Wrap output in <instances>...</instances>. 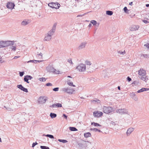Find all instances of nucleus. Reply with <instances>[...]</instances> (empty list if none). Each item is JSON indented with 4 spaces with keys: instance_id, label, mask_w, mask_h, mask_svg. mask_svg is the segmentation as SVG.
Returning <instances> with one entry per match:
<instances>
[{
    "instance_id": "44",
    "label": "nucleus",
    "mask_w": 149,
    "mask_h": 149,
    "mask_svg": "<svg viewBox=\"0 0 149 149\" xmlns=\"http://www.w3.org/2000/svg\"><path fill=\"white\" fill-rule=\"evenodd\" d=\"M143 91H144L143 88H142L141 89H140L139 90L137 91V92L138 93H140L142 92H143Z\"/></svg>"
},
{
    "instance_id": "5",
    "label": "nucleus",
    "mask_w": 149,
    "mask_h": 149,
    "mask_svg": "<svg viewBox=\"0 0 149 149\" xmlns=\"http://www.w3.org/2000/svg\"><path fill=\"white\" fill-rule=\"evenodd\" d=\"M56 25V23H55L53 25L52 29L48 32L47 34L50 35L52 37L55 31Z\"/></svg>"
},
{
    "instance_id": "21",
    "label": "nucleus",
    "mask_w": 149,
    "mask_h": 149,
    "mask_svg": "<svg viewBox=\"0 0 149 149\" xmlns=\"http://www.w3.org/2000/svg\"><path fill=\"white\" fill-rule=\"evenodd\" d=\"M50 116L52 118H53L56 117L57 115L56 114L51 113H50Z\"/></svg>"
},
{
    "instance_id": "36",
    "label": "nucleus",
    "mask_w": 149,
    "mask_h": 149,
    "mask_svg": "<svg viewBox=\"0 0 149 149\" xmlns=\"http://www.w3.org/2000/svg\"><path fill=\"white\" fill-rule=\"evenodd\" d=\"M40 148L41 149H49V147L45 146H41Z\"/></svg>"
},
{
    "instance_id": "62",
    "label": "nucleus",
    "mask_w": 149,
    "mask_h": 149,
    "mask_svg": "<svg viewBox=\"0 0 149 149\" xmlns=\"http://www.w3.org/2000/svg\"><path fill=\"white\" fill-rule=\"evenodd\" d=\"M144 91H147L149 90V88H143Z\"/></svg>"
},
{
    "instance_id": "25",
    "label": "nucleus",
    "mask_w": 149,
    "mask_h": 149,
    "mask_svg": "<svg viewBox=\"0 0 149 149\" xmlns=\"http://www.w3.org/2000/svg\"><path fill=\"white\" fill-rule=\"evenodd\" d=\"M106 13L108 15H111L113 14V12L111 11L107 10L106 11Z\"/></svg>"
},
{
    "instance_id": "22",
    "label": "nucleus",
    "mask_w": 149,
    "mask_h": 149,
    "mask_svg": "<svg viewBox=\"0 0 149 149\" xmlns=\"http://www.w3.org/2000/svg\"><path fill=\"white\" fill-rule=\"evenodd\" d=\"M132 84L135 86H139L140 84V83L138 81H135L133 82Z\"/></svg>"
},
{
    "instance_id": "34",
    "label": "nucleus",
    "mask_w": 149,
    "mask_h": 149,
    "mask_svg": "<svg viewBox=\"0 0 149 149\" xmlns=\"http://www.w3.org/2000/svg\"><path fill=\"white\" fill-rule=\"evenodd\" d=\"M124 12L127 13H129V10L127 9V8L126 7H125L123 8Z\"/></svg>"
},
{
    "instance_id": "17",
    "label": "nucleus",
    "mask_w": 149,
    "mask_h": 149,
    "mask_svg": "<svg viewBox=\"0 0 149 149\" xmlns=\"http://www.w3.org/2000/svg\"><path fill=\"white\" fill-rule=\"evenodd\" d=\"M30 22V20L29 19H24L23 20L21 23V25L22 26H25Z\"/></svg>"
},
{
    "instance_id": "50",
    "label": "nucleus",
    "mask_w": 149,
    "mask_h": 149,
    "mask_svg": "<svg viewBox=\"0 0 149 149\" xmlns=\"http://www.w3.org/2000/svg\"><path fill=\"white\" fill-rule=\"evenodd\" d=\"M144 46L147 48L149 50V43L144 45Z\"/></svg>"
},
{
    "instance_id": "38",
    "label": "nucleus",
    "mask_w": 149,
    "mask_h": 149,
    "mask_svg": "<svg viewBox=\"0 0 149 149\" xmlns=\"http://www.w3.org/2000/svg\"><path fill=\"white\" fill-rule=\"evenodd\" d=\"M39 80L41 81L44 82L45 81L46 79L45 78H40L39 79Z\"/></svg>"
},
{
    "instance_id": "56",
    "label": "nucleus",
    "mask_w": 149,
    "mask_h": 149,
    "mask_svg": "<svg viewBox=\"0 0 149 149\" xmlns=\"http://www.w3.org/2000/svg\"><path fill=\"white\" fill-rule=\"evenodd\" d=\"M59 72L60 71L59 70H56L55 72H54V73H55L57 74H58L59 73Z\"/></svg>"
},
{
    "instance_id": "51",
    "label": "nucleus",
    "mask_w": 149,
    "mask_h": 149,
    "mask_svg": "<svg viewBox=\"0 0 149 149\" xmlns=\"http://www.w3.org/2000/svg\"><path fill=\"white\" fill-rule=\"evenodd\" d=\"M49 107L53 108L56 107V104H53L52 105L50 106Z\"/></svg>"
},
{
    "instance_id": "24",
    "label": "nucleus",
    "mask_w": 149,
    "mask_h": 149,
    "mask_svg": "<svg viewBox=\"0 0 149 149\" xmlns=\"http://www.w3.org/2000/svg\"><path fill=\"white\" fill-rule=\"evenodd\" d=\"M69 129L70 131H77V130L76 128L74 127H70Z\"/></svg>"
},
{
    "instance_id": "61",
    "label": "nucleus",
    "mask_w": 149,
    "mask_h": 149,
    "mask_svg": "<svg viewBox=\"0 0 149 149\" xmlns=\"http://www.w3.org/2000/svg\"><path fill=\"white\" fill-rule=\"evenodd\" d=\"M143 56L145 58H147L148 57V56L147 54H143Z\"/></svg>"
},
{
    "instance_id": "30",
    "label": "nucleus",
    "mask_w": 149,
    "mask_h": 149,
    "mask_svg": "<svg viewBox=\"0 0 149 149\" xmlns=\"http://www.w3.org/2000/svg\"><path fill=\"white\" fill-rule=\"evenodd\" d=\"M91 130L92 131H95V132L98 131L99 132H102L100 130H99L98 129L96 128H91Z\"/></svg>"
},
{
    "instance_id": "60",
    "label": "nucleus",
    "mask_w": 149,
    "mask_h": 149,
    "mask_svg": "<svg viewBox=\"0 0 149 149\" xmlns=\"http://www.w3.org/2000/svg\"><path fill=\"white\" fill-rule=\"evenodd\" d=\"M127 80L129 81L130 82L131 80V79L130 77H128L127 78Z\"/></svg>"
},
{
    "instance_id": "42",
    "label": "nucleus",
    "mask_w": 149,
    "mask_h": 149,
    "mask_svg": "<svg viewBox=\"0 0 149 149\" xmlns=\"http://www.w3.org/2000/svg\"><path fill=\"white\" fill-rule=\"evenodd\" d=\"M56 107H62V104L59 103H56Z\"/></svg>"
},
{
    "instance_id": "39",
    "label": "nucleus",
    "mask_w": 149,
    "mask_h": 149,
    "mask_svg": "<svg viewBox=\"0 0 149 149\" xmlns=\"http://www.w3.org/2000/svg\"><path fill=\"white\" fill-rule=\"evenodd\" d=\"M91 23L93 25H94L96 24L97 22L94 20H92L91 21Z\"/></svg>"
},
{
    "instance_id": "48",
    "label": "nucleus",
    "mask_w": 149,
    "mask_h": 149,
    "mask_svg": "<svg viewBox=\"0 0 149 149\" xmlns=\"http://www.w3.org/2000/svg\"><path fill=\"white\" fill-rule=\"evenodd\" d=\"M29 80H31L33 78V77L30 75H26Z\"/></svg>"
},
{
    "instance_id": "64",
    "label": "nucleus",
    "mask_w": 149,
    "mask_h": 149,
    "mask_svg": "<svg viewBox=\"0 0 149 149\" xmlns=\"http://www.w3.org/2000/svg\"><path fill=\"white\" fill-rule=\"evenodd\" d=\"M20 57V56H15L14 57V59H16L18 58H19Z\"/></svg>"
},
{
    "instance_id": "8",
    "label": "nucleus",
    "mask_w": 149,
    "mask_h": 149,
    "mask_svg": "<svg viewBox=\"0 0 149 149\" xmlns=\"http://www.w3.org/2000/svg\"><path fill=\"white\" fill-rule=\"evenodd\" d=\"M14 41H4V47H7L10 45H13L14 44Z\"/></svg>"
},
{
    "instance_id": "14",
    "label": "nucleus",
    "mask_w": 149,
    "mask_h": 149,
    "mask_svg": "<svg viewBox=\"0 0 149 149\" xmlns=\"http://www.w3.org/2000/svg\"><path fill=\"white\" fill-rule=\"evenodd\" d=\"M44 96H41L40 97L39 99V103H45L47 100V98L46 97V98L44 99Z\"/></svg>"
},
{
    "instance_id": "54",
    "label": "nucleus",
    "mask_w": 149,
    "mask_h": 149,
    "mask_svg": "<svg viewBox=\"0 0 149 149\" xmlns=\"http://www.w3.org/2000/svg\"><path fill=\"white\" fill-rule=\"evenodd\" d=\"M37 55L38 56H40V58H42V53H40L38 54H38Z\"/></svg>"
},
{
    "instance_id": "12",
    "label": "nucleus",
    "mask_w": 149,
    "mask_h": 149,
    "mask_svg": "<svg viewBox=\"0 0 149 149\" xmlns=\"http://www.w3.org/2000/svg\"><path fill=\"white\" fill-rule=\"evenodd\" d=\"M146 70L143 69H141L138 71V74L140 76H146Z\"/></svg>"
},
{
    "instance_id": "4",
    "label": "nucleus",
    "mask_w": 149,
    "mask_h": 149,
    "mask_svg": "<svg viewBox=\"0 0 149 149\" xmlns=\"http://www.w3.org/2000/svg\"><path fill=\"white\" fill-rule=\"evenodd\" d=\"M116 112L121 115L127 114L128 111L125 109H117L116 111Z\"/></svg>"
},
{
    "instance_id": "11",
    "label": "nucleus",
    "mask_w": 149,
    "mask_h": 149,
    "mask_svg": "<svg viewBox=\"0 0 149 149\" xmlns=\"http://www.w3.org/2000/svg\"><path fill=\"white\" fill-rule=\"evenodd\" d=\"M15 6L14 4L12 2H8L7 3L6 7L9 9H12L14 8Z\"/></svg>"
},
{
    "instance_id": "16",
    "label": "nucleus",
    "mask_w": 149,
    "mask_h": 149,
    "mask_svg": "<svg viewBox=\"0 0 149 149\" xmlns=\"http://www.w3.org/2000/svg\"><path fill=\"white\" fill-rule=\"evenodd\" d=\"M52 38V37L51 36V35H48L46 34L45 37V38L43 40L44 41H49Z\"/></svg>"
},
{
    "instance_id": "58",
    "label": "nucleus",
    "mask_w": 149,
    "mask_h": 149,
    "mask_svg": "<svg viewBox=\"0 0 149 149\" xmlns=\"http://www.w3.org/2000/svg\"><path fill=\"white\" fill-rule=\"evenodd\" d=\"M68 62L70 64H73L72 61L71 59H68Z\"/></svg>"
},
{
    "instance_id": "15",
    "label": "nucleus",
    "mask_w": 149,
    "mask_h": 149,
    "mask_svg": "<svg viewBox=\"0 0 149 149\" xmlns=\"http://www.w3.org/2000/svg\"><path fill=\"white\" fill-rule=\"evenodd\" d=\"M139 28V26L138 25H132L130 28V30L132 31H136L138 30Z\"/></svg>"
},
{
    "instance_id": "63",
    "label": "nucleus",
    "mask_w": 149,
    "mask_h": 149,
    "mask_svg": "<svg viewBox=\"0 0 149 149\" xmlns=\"http://www.w3.org/2000/svg\"><path fill=\"white\" fill-rule=\"evenodd\" d=\"M27 62L28 63H30V62L33 63V60H31Z\"/></svg>"
},
{
    "instance_id": "7",
    "label": "nucleus",
    "mask_w": 149,
    "mask_h": 149,
    "mask_svg": "<svg viewBox=\"0 0 149 149\" xmlns=\"http://www.w3.org/2000/svg\"><path fill=\"white\" fill-rule=\"evenodd\" d=\"M87 44V42L86 41L81 42L80 43L78 47V49L79 50H80L84 49Z\"/></svg>"
},
{
    "instance_id": "40",
    "label": "nucleus",
    "mask_w": 149,
    "mask_h": 149,
    "mask_svg": "<svg viewBox=\"0 0 149 149\" xmlns=\"http://www.w3.org/2000/svg\"><path fill=\"white\" fill-rule=\"evenodd\" d=\"M46 136L49 137L51 139H53L54 138V136L52 135L47 134Z\"/></svg>"
},
{
    "instance_id": "32",
    "label": "nucleus",
    "mask_w": 149,
    "mask_h": 149,
    "mask_svg": "<svg viewBox=\"0 0 149 149\" xmlns=\"http://www.w3.org/2000/svg\"><path fill=\"white\" fill-rule=\"evenodd\" d=\"M58 141L60 142H62L63 143H66L68 142V141L67 140L64 139H58Z\"/></svg>"
},
{
    "instance_id": "20",
    "label": "nucleus",
    "mask_w": 149,
    "mask_h": 149,
    "mask_svg": "<svg viewBox=\"0 0 149 149\" xmlns=\"http://www.w3.org/2000/svg\"><path fill=\"white\" fill-rule=\"evenodd\" d=\"M84 137L86 138H87L88 137H91V135L90 133L89 132L85 133L84 134Z\"/></svg>"
},
{
    "instance_id": "55",
    "label": "nucleus",
    "mask_w": 149,
    "mask_h": 149,
    "mask_svg": "<svg viewBox=\"0 0 149 149\" xmlns=\"http://www.w3.org/2000/svg\"><path fill=\"white\" fill-rule=\"evenodd\" d=\"M46 86H52V84L51 83H47L46 84Z\"/></svg>"
},
{
    "instance_id": "46",
    "label": "nucleus",
    "mask_w": 149,
    "mask_h": 149,
    "mask_svg": "<svg viewBox=\"0 0 149 149\" xmlns=\"http://www.w3.org/2000/svg\"><path fill=\"white\" fill-rule=\"evenodd\" d=\"M22 91H23L24 92H28V89L26 88H25L24 87L22 90Z\"/></svg>"
},
{
    "instance_id": "28",
    "label": "nucleus",
    "mask_w": 149,
    "mask_h": 149,
    "mask_svg": "<svg viewBox=\"0 0 149 149\" xmlns=\"http://www.w3.org/2000/svg\"><path fill=\"white\" fill-rule=\"evenodd\" d=\"M91 125H94L95 126H101V125H100L99 124L95 123V122H93L91 123Z\"/></svg>"
},
{
    "instance_id": "19",
    "label": "nucleus",
    "mask_w": 149,
    "mask_h": 149,
    "mask_svg": "<svg viewBox=\"0 0 149 149\" xmlns=\"http://www.w3.org/2000/svg\"><path fill=\"white\" fill-rule=\"evenodd\" d=\"M74 91L75 90L74 89L71 88H67V93L72 94Z\"/></svg>"
},
{
    "instance_id": "23",
    "label": "nucleus",
    "mask_w": 149,
    "mask_h": 149,
    "mask_svg": "<svg viewBox=\"0 0 149 149\" xmlns=\"http://www.w3.org/2000/svg\"><path fill=\"white\" fill-rule=\"evenodd\" d=\"M10 48L13 51H15L16 49V46H11L10 47Z\"/></svg>"
},
{
    "instance_id": "9",
    "label": "nucleus",
    "mask_w": 149,
    "mask_h": 149,
    "mask_svg": "<svg viewBox=\"0 0 149 149\" xmlns=\"http://www.w3.org/2000/svg\"><path fill=\"white\" fill-rule=\"evenodd\" d=\"M130 96L135 101L138 100V99L136 95V93L132 92L130 94Z\"/></svg>"
},
{
    "instance_id": "10",
    "label": "nucleus",
    "mask_w": 149,
    "mask_h": 149,
    "mask_svg": "<svg viewBox=\"0 0 149 149\" xmlns=\"http://www.w3.org/2000/svg\"><path fill=\"white\" fill-rule=\"evenodd\" d=\"M47 70L49 72H54L56 70L51 65H49L46 68Z\"/></svg>"
},
{
    "instance_id": "47",
    "label": "nucleus",
    "mask_w": 149,
    "mask_h": 149,
    "mask_svg": "<svg viewBox=\"0 0 149 149\" xmlns=\"http://www.w3.org/2000/svg\"><path fill=\"white\" fill-rule=\"evenodd\" d=\"M59 89V88L58 87H56L54 88L53 89V90L55 91H58Z\"/></svg>"
},
{
    "instance_id": "1",
    "label": "nucleus",
    "mask_w": 149,
    "mask_h": 149,
    "mask_svg": "<svg viewBox=\"0 0 149 149\" xmlns=\"http://www.w3.org/2000/svg\"><path fill=\"white\" fill-rule=\"evenodd\" d=\"M82 143H79L78 145L81 148H86L88 147V146L91 145V143L88 141H83Z\"/></svg>"
},
{
    "instance_id": "53",
    "label": "nucleus",
    "mask_w": 149,
    "mask_h": 149,
    "mask_svg": "<svg viewBox=\"0 0 149 149\" xmlns=\"http://www.w3.org/2000/svg\"><path fill=\"white\" fill-rule=\"evenodd\" d=\"M4 108H5L8 111H10L11 110V109L9 107H6L5 106L4 107Z\"/></svg>"
},
{
    "instance_id": "31",
    "label": "nucleus",
    "mask_w": 149,
    "mask_h": 149,
    "mask_svg": "<svg viewBox=\"0 0 149 149\" xmlns=\"http://www.w3.org/2000/svg\"><path fill=\"white\" fill-rule=\"evenodd\" d=\"M17 88H19L22 91V90L24 87L22 86L21 84L18 85L17 86Z\"/></svg>"
},
{
    "instance_id": "2",
    "label": "nucleus",
    "mask_w": 149,
    "mask_h": 149,
    "mask_svg": "<svg viewBox=\"0 0 149 149\" xmlns=\"http://www.w3.org/2000/svg\"><path fill=\"white\" fill-rule=\"evenodd\" d=\"M86 68L85 64L81 63L77 66L76 68V69L79 72H81L85 71Z\"/></svg>"
},
{
    "instance_id": "45",
    "label": "nucleus",
    "mask_w": 149,
    "mask_h": 149,
    "mask_svg": "<svg viewBox=\"0 0 149 149\" xmlns=\"http://www.w3.org/2000/svg\"><path fill=\"white\" fill-rule=\"evenodd\" d=\"M62 91L64 92L67 93V88H63L62 89Z\"/></svg>"
},
{
    "instance_id": "33",
    "label": "nucleus",
    "mask_w": 149,
    "mask_h": 149,
    "mask_svg": "<svg viewBox=\"0 0 149 149\" xmlns=\"http://www.w3.org/2000/svg\"><path fill=\"white\" fill-rule=\"evenodd\" d=\"M4 41H0V48L4 47Z\"/></svg>"
},
{
    "instance_id": "29",
    "label": "nucleus",
    "mask_w": 149,
    "mask_h": 149,
    "mask_svg": "<svg viewBox=\"0 0 149 149\" xmlns=\"http://www.w3.org/2000/svg\"><path fill=\"white\" fill-rule=\"evenodd\" d=\"M24 81L26 82L27 83H29V82L28 81L29 79H28V78L26 75L24 76Z\"/></svg>"
},
{
    "instance_id": "26",
    "label": "nucleus",
    "mask_w": 149,
    "mask_h": 149,
    "mask_svg": "<svg viewBox=\"0 0 149 149\" xmlns=\"http://www.w3.org/2000/svg\"><path fill=\"white\" fill-rule=\"evenodd\" d=\"M70 80H68V81L67 82V84H68V85L70 86H73V87H75V86L73 84V83L72 82H70Z\"/></svg>"
},
{
    "instance_id": "59",
    "label": "nucleus",
    "mask_w": 149,
    "mask_h": 149,
    "mask_svg": "<svg viewBox=\"0 0 149 149\" xmlns=\"http://www.w3.org/2000/svg\"><path fill=\"white\" fill-rule=\"evenodd\" d=\"M63 116L66 119H67L68 116L65 114H63Z\"/></svg>"
},
{
    "instance_id": "41",
    "label": "nucleus",
    "mask_w": 149,
    "mask_h": 149,
    "mask_svg": "<svg viewBox=\"0 0 149 149\" xmlns=\"http://www.w3.org/2000/svg\"><path fill=\"white\" fill-rule=\"evenodd\" d=\"M118 53L120 54L121 55H124L125 53V50L123 52L121 51H118Z\"/></svg>"
},
{
    "instance_id": "35",
    "label": "nucleus",
    "mask_w": 149,
    "mask_h": 149,
    "mask_svg": "<svg viewBox=\"0 0 149 149\" xmlns=\"http://www.w3.org/2000/svg\"><path fill=\"white\" fill-rule=\"evenodd\" d=\"M85 64L87 65H91V62L88 61H85Z\"/></svg>"
},
{
    "instance_id": "37",
    "label": "nucleus",
    "mask_w": 149,
    "mask_h": 149,
    "mask_svg": "<svg viewBox=\"0 0 149 149\" xmlns=\"http://www.w3.org/2000/svg\"><path fill=\"white\" fill-rule=\"evenodd\" d=\"M110 124L113 126H115L117 124V122L116 121L114 122L113 121H111L110 123Z\"/></svg>"
},
{
    "instance_id": "6",
    "label": "nucleus",
    "mask_w": 149,
    "mask_h": 149,
    "mask_svg": "<svg viewBox=\"0 0 149 149\" xmlns=\"http://www.w3.org/2000/svg\"><path fill=\"white\" fill-rule=\"evenodd\" d=\"M48 6L52 8H55L56 9H58L60 6L59 4H56L54 3H49L48 4Z\"/></svg>"
},
{
    "instance_id": "43",
    "label": "nucleus",
    "mask_w": 149,
    "mask_h": 149,
    "mask_svg": "<svg viewBox=\"0 0 149 149\" xmlns=\"http://www.w3.org/2000/svg\"><path fill=\"white\" fill-rule=\"evenodd\" d=\"M92 102H97V103H100V100H98L97 99H95V100H93L92 101Z\"/></svg>"
},
{
    "instance_id": "49",
    "label": "nucleus",
    "mask_w": 149,
    "mask_h": 149,
    "mask_svg": "<svg viewBox=\"0 0 149 149\" xmlns=\"http://www.w3.org/2000/svg\"><path fill=\"white\" fill-rule=\"evenodd\" d=\"M24 74V72H19V75L20 77H22Z\"/></svg>"
},
{
    "instance_id": "3",
    "label": "nucleus",
    "mask_w": 149,
    "mask_h": 149,
    "mask_svg": "<svg viewBox=\"0 0 149 149\" xmlns=\"http://www.w3.org/2000/svg\"><path fill=\"white\" fill-rule=\"evenodd\" d=\"M103 112L109 114L113 111V108L110 107L103 106Z\"/></svg>"
},
{
    "instance_id": "13",
    "label": "nucleus",
    "mask_w": 149,
    "mask_h": 149,
    "mask_svg": "<svg viewBox=\"0 0 149 149\" xmlns=\"http://www.w3.org/2000/svg\"><path fill=\"white\" fill-rule=\"evenodd\" d=\"M93 114L94 116L99 117L102 116L103 113L102 112H99L98 111H95L93 113Z\"/></svg>"
},
{
    "instance_id": "57",
    "label": "nucleus",
    "mask_w": 149,
    "mask_h": 149,
    "mask_svg": "<svg viewBox=\"0 0 149 149\" xmlns=\"http://www.w3.org/2000/svg\"><path fill=\"white\" fill-rule=\"evenodd\" d=\"M143 22L144 23H145L146 24H148L149 23V22L145 20H143Z\"/></svg>"
},
{
    "instance_id": "52",
    "label": "nucleus",
    "mask_w": 149,
    "mask_h": 149,
    "mask_svg": "<svg viewBox=\"0 0 149 149\" xmlns=\"http://www.w3.org/2000/svg\"><path fill=\"white\" fill-rule=\"evenodd\" d=\"M38 143L36 142L35 143H33L32 145V147H34Z\"/></svg>"
},
{
    "instance_id": "18",
    "label": "nucleus",
    "mask_w": 149,
    "mask_h": 149,
    "mask_svg": "<svg viewBox=\"0 0 149 149\" xmlns=\"http://www.w3.org/2000/svg\"><path fill=\"white\" fill-rule=\"evenodd\" d=\"M134 130V128L132 127H130L128 129L126 135L127 136H128L130 135L131 133Z\"/></svg>"
},
{
    "instance_id": "27",
    "label": "nucleus",
    "mask_w": 149,
    "mask_h": 149,
    "mask_svg": "<svg viewBox=\"0 0 149 149\" xmlns=\"http://www.w3.org/2000/svg\"><path fill=\"white\" fill-rule=\"evenodd\" d=\"M141 79L145 81L148 79L147 78V77L146 76H142L141 77Z\"/></svg>"
}]
</instances>
